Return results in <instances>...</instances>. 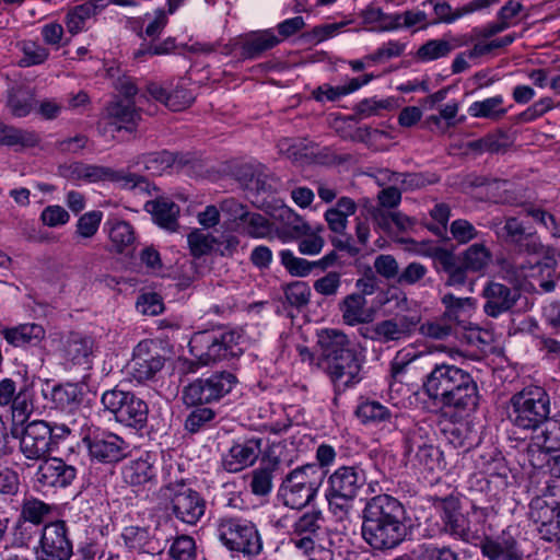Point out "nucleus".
<instances>
[{
	"instance_id": "obj_1",
	"label": "nucleus",
	"mask_w": 560,
	"mask_h": 560,
	"mask_svg": "<svg viewBox=\"0 0 560 560\" xmlns=\"http://www.w3.org/2000/svg\"><path fill=\"white\" fill-rule=\"evenodd\" d=\"M424 395L436 406L457 412L475 411L479 404L472 375L454 364L436 363L422 380Z\"/></svg>"
},
{
	"instance_id": "obj_2",
	"label": "nucleus",
	"mask_w": 560,
	"mask_h": 560,
	"mask_svg": "<svg viewBox=\"0 0 560 560\" xmlns=\"http://www.w3.org/2000/svg\"><path fill=\"white\" fill-rule=\"evenodd\" d=\"M317 342L326 360V372L338 390H345L361 380V363L346 334L325 329L318 335Z\"/></svg>"
},
{
	"instance_id": "obj_3",
	"label": "nucleus",
	"mask_w": 560,
	"mask_h": 560,
	"mask_svg": "<svg viewBox=\"0 0 560 560\" xmlns=\"http://www.w3.org/2000/svg\"><path fill=\"white\" fill-rule=\"evenodd\" d=\"M432 504L439 514L440 533L465 544H477L482 540L483 523L489 514L487 508L472 504L470 511L464 514L459 499L453 494L434 497Z\"/></svg>"
},
{
	"instance_id": "obj_4",
	"label": "nucleus",
	"mask_w": 560,
	"mask_h": 560,
	"mask_svg": "<svg viewBox=\"0 0 560 560\" xmlns=\"http://www.w3.org/2000/svg\"><path fill=\"white\" fill-rule=\"evenodd\" d=\"M409 303L405 294L397 296V307L401 311H407V313L396 314L394 317L364 326L360 328V335L364 339L386 345L388 348L407 341L421 323V315L417 311H410Z\"/></svg>"
},
{
	"instance_id": "obj_5",
	"label": "nucleus",
	"mask_w": 560,
	"mask_h": 560,
	"mask_svg": "<svg viewBox=\"0 0 560 560\" xmlns=\"http://www.w3.org/2000/svg\"><path fill=\"white\" fill-rule=\"evenodd\" d=\"M220 542L231 552L253 560L264 549L262 538L255 523L241 516H222L215 522Z\"/></svg>"
},
{
	"instance_id": "obj_6",
	"label": "nucleus",
	"mask_w": 560,
	"mask_h": 560,
	"mask_svg": "<svg viewBox=\"0 0 560 560\" xmlns=\"http://www.w3.org/2000/svg\"><path fill=\"white\" fill-rule=\"evenodd\" d=\"M549 415L550 397L542 387H525L510 399L508 418L518 429L537 431Z\"/></svg>"
},
{
	"instance_id": "obj_7",
	"label": "nucleus",
	"mask_w": 560,
	"mask_h": 560,
	"mask_svg": "<svg viewBox=\"0 0 560 560\" xmlns=\"http://www.w3.org/2000/svg\"><path fill=\"white\" fill-rule=\"evenodd\" d=\"M325 476L326 471L316 464L296 467L282 479L279 497L285 506L302 509L315 499Z\"/></svg>"
},
{
	"instance_id": "obj_8",
	"label": "nucleus",
	"mask_w": 560,
	"mask_h": 560,
	"mask_svg": "<svg viewBox=\"0 0 560 560\" xmlns=\"http://www.w3.org/2000/svg\"><path fill=\"white\" fill-rule=\"evenodd\" d=\"M71 430L66 424L50 423L45 420L28 422L20 438V452L28 460L40 462L58 447Z\"/></svg>"
},
{
	"instance_id": "obj_9",
	"label": "nucleus",
	"mask_w": 560,
	"mask_h": 560,
	"mask_svg": "<svg viewBox=\"0 0 560 560\" xmlns=\"http://www.w3.org/2000/svg\"><path fill=\"white\" fill-rule=\"evenodd\" d=\"M179 471V466L170 463L163 468L165 495L171 500V509L177 520L195 525L205 514L206 502L201 495L183 479L173 478L172 474Z\"/></svg>"
},
{
	"instance_id": "obj_10",
	"label": "nucleus",
	"mask_w": 560,
	"mask_h": 560,
	"mask_svg": "<svg viewBox=\"0 0 560 560\" xmlns=\"http://www.w3.org/2000/svg\"><path fill=\"white\" fill-rule=\"evenodd\" d=\"M242 336L236 330L199 331L189 342L191 353L203 365L233 359L243 353Z\"/></svg>"
},
{
	"instance_id": "obj_11",
	"label": "nucleus",
	"mask_w": 560,
	"mask_h": 560,
	"mask_svg": "<svg viewBox=\"0 0 560 560\" xmlns=\"http://www.w3.org/2000/svg\"><path fill=\"white\" fill-rule=\"evenodd\" d=\"M101 401L118 423L136 430L147 425L148 404L136 394L114 388L103 393Z\"/></svg>"
},
{
	"instance_id": "obj_12",
	"label": "nucleus",
	"mask_w": 560,
	"mask_h": 560,
	"mask_svg": "<svg viewBox=\"0 0 560 560\" xmlns=\"http://www.w3.org/2000/svg\"><path fill=\"white\" fill-rule=\"evenodd\" d=\"M366 483V474L360 465L340 466L327 480L326 499L329 508L336 513L337 509L343 511L359 494Z\"/></svg>"
},
{
	"instance_id": "obj_13",
	"label": "nucleus",
	"mask_w": 560,
	"mask_h": 560,
	"mask_svg": "<svg viewBox=\"0 0 560 560\" xmlns=\"http://www.w3.org/2000/svg\"><path fill=\"white\" fill-rule=\"evenodd\" d=\"M556 497L557 487L547 486L529 504L530 520L537 525L540 538L549 542L560 541V501Z\"/></svg>"
},
{
	"instance_id": "obj_14",
	"label": "nucleus",
	"mask_w": 560,
	"mask_h": 560,
	"mask_svg": "<svg viewBox=\"0 0 560 560\" xmlns=\"http://www.w3.org/2000/svg\"><path fill=\"white\" fill-rule=\"evenodd\" d=\"M236 382L235 375L231 372H215L188 384L183 390L182 398L187 406L211 404L229 394Z\"/></svg>"
},
{
	"instance_id": "obj_15",
	"label": "nucleus",
	"mask_w": 560,
	"mask_h": 560,
	"mask_svg": "<svg viewBox=\"0 0 560 560\" xmlns=\"http://www.w3.org/2000/svg\"><path fill=\"white\" fill-rule=\"evenodd\" d=\"M118 92L124 95L125 100H116L110 102L105 109L106 116L117 131H133L138 126L140 115L133 103L129 100L137 94V86L130 78H124L117 83Z\"/></svg>"
},
{
	"instance_id": "obj_16",
	"label": "nucleus",
	"mask_w": 560,
	"mask_h": 560,
	"mask_svg": "<svg viewBox=\"0 0 560 560\" xmlns=\"http://www.w3.org/2000/svg\"><path fill=\"white\" fill-rule=\"evenodd\" d=\"M530 438L526 456L534 468H542L548 456L560 448V417L548 418Z\"/></svg>"
},
{
	"instance_id": "obj_17",
	"label": "nucleus",
	"mask_w": 560,
	"mask_h": 560,
	"mask_svg": "<svg viewBox=\"0 0 560 560\" xmlns=\"http://www.w3.org/2000/svg\"><path fill=\"white\" fill-rule=\"evenodd\" d=\"M89 454L100 463H117L127 457L130 445L121 436L98 429L90 432L83 438Z\"/></svg>"
},
{
	"instance_id": "obj_18",
	"label": "nucleus",
	"mask_w": 560,
	"mask_h": 560,
	"mask_svg": "<svg viewBox=\"0 0 560 560\" xmlns=\"http://www.w3.org/2000/svg\"><path fill=\"white\" fill-rule=\"evenodd\" d=\"M73 555L72 541L63 521L46 524L42 530L37 560H70Z\"/></svg>"
},
{
	"instance_id": "obj_19",
	"label": "nucleus",
	"mask_w": 560,
	"mask_h": 560,
	"mask_svg": "<svg viewBox=\"0 0 560 560\" xmlns=\"http://www.w3.org/2000/svg\"><path fill=\"white\" fill-rule=\"evenodd\" d=\"M494 232L503 242L513 245L518 253L538 255L545 253V246L535 231L526 228L515 217H509L503 225L494 224Z\"/></svg>"
},
{
	"instance_id": "obj_20",
	"label": "nucleus",
	"mask_w": 560,
	"mask_h": 560,
	"mask_svg": "<svg viewBox=\"0 0 560 560\" xmlns=\"http://www.w3.org/2000/svg\"><path fill=\"white\" fill-rule=\"evenodd\" d=\"M159 456L154 452H143L121 467L125 483L137 491L150 490L158 485Z\"/></svg>"
},
{
	"instance_id": "obj_21",
	"label": "nucleus",
	"mask_w": 560,
	"mask_h": 560,
	"mask_svg": "<svg viewBox=\"0 0 560 560\" xmlns=\"http://www.w3.org/2000/svg\"><path fill=\"white\" fill-rule=\"evenodd\" d=\"M407 521L362 523L364 541L375 550H389L399 546L407 536Z\"/></svg>"
},
{
	"instance_id": "obj_22",
	"label": "nucleus",
	"mask_w": 560,
	"mask_h": 560,
	"mask_svg": "<svg viewBox=\"0 0 560 560\" xmlns=\"http://www.w3.org/2000/svg\"><path fill=\"white\" fill-rule=\"evenodd\" d=\"M164 363L165 358L161 353L160 343L145 339L135 347L130 369L132 376L138 382H144L153 378L162 370Z\"/></svg>"
},
{
	"instance_id": "obj_23",
	"label": "nucleus",
	"mask_w": 560,
	"mask_h": 560,
	"mask_svg": "<svg viewBox=\"0 0 560 560\" xmlns=\"http://www.w3.org/2000/svg\"><path fill=\"white\" fill-rule=\"evenodd\" d=\"M407 521L402 503L389 495L377 494L365 502L362 510V523Z\"/></svg>"
},
{
	"instance_id": "obj_24",
	"label": "nucleus",
	"mask_w": 560,
	"mask_h": 560,
	"mask_svg": "<svg viewBox=\"0 0 560 560\" xmlns=\"http://www.w3.org/2000/svg\"><path fill=\"white\" fill-rule=\"evenodd\" d=\"M77 477V468L61 458L47 457L40 460L35 474L36 482L45 488H66Z\"/></svg>"
},
{
	"instance_id": "obj_25",
	"label": "nucleus",
	"mask_w": 560,
	"mask_h": 560,
	"mask_svg": "<svg viewBox=\"0 0 560 560\" xmlns=\"http://www.w3.org/2000/svg\"><path fill=\"white\" fill-rule=\"evenodd\" d=\"M482 294L486 299L483 311L488 316L494 318L509 312L520 298L518 290L499 282H489L483 288Z\"/></svg>"
},
{
	"instance_id": "obj_26",
	"label": "nucleus",
	"mask_w": 560,
	"mask_h": 560,
	"mask_svg": "<svg viewBox=\"0 0 560 560\" xmlns=\"http://www.w3.org/2000/svg\"><path fill=\"white\" fill-rule=\"evenodd\" d=\"M441 303L444 306L443 316L457 331L470 329L469 318L475 310V300L471 298H457L453 293L442 296Z\"/></svg>"
},
{
	"instance_id": "obj_27",
	"label": "nucleus",
	"mask_w": 560,
	"mask_h": 560,
	"mask_svg": "<svg viewBox=\"0 0 560 560\" xmlns=\"http://www.w3.org/2000/svg\"><path fill=\"white\" fill-rule=\"evenodd\" d=\"M261 440L250 439L234 444L222 458V466L229 472H238L252 466L260 454Z\"/></svg>"
},
{
	"instance_id": "obj_28",
	"label": "nucleus",
	"mask_w": 560,
	"mask_h": 560,
	"mask_svg": "<svg viewBox=\"0 0 560 560\" xmlns=\"http://www.w3.org/2000/svg\"><path fill=\"white\" fill-rule=\"evenodd\" d=\"M281 43V38L272 28L252 32L241 42V57L243 59H257L267 50Z\"/></svg>"
},
{
	"instance_id": "obj_29",
	"label": "nucleus",
	"mask_w": 560,
	"mask_h": 560,
	"mask_svg": "<svg viewBox=\"0 0 560 560\" xmlns=\"http://www.w3.org/2000/svg\"><path fill=\"white\" fill-rule=\"evenodd\" d=\"M288 158L300 166L330 164L335 161L328 149H320L316 142H294L287 148Z\"/></svg>"
},
{
	"instance_id": "obj_30",
	"label": "nucleus",
	"mask_w": 560,
	"mask_h": 560,
	"mask_svg": "<svg viewBox=\"0 0 560 560\" xmlns=\"http://www.w3.org/2000/svg\"><path fill=\"white\" fill-rule=\"evenodd\" d=\"M120 537L125 547L130 551L153 555L159 548L158 541L151 534L150 528L145 526H126Z\"/></svg>"
},
{
	"instance_id": "obj_31",
	"label": "nucleus",
	"mask_w": 560,
	"mask_h": 560,
	"mask_svg": "<svg viewBox=\"0 0 560 560\" xmlns=\"http://www.w3.org/2000/svg\"><path fill=\"white\" fill-rule=\"evenodd\" d=\"M482 555L490 560H521L517 542L512 535L503 532L497 539H488L481 545Z\"/></svg>"
},
{
	"instance_id": "obj_32",
	"label": "nucleus",
	"mask_w": 560,
	"mask_h": 560,
	"mask_svg": "<svg viewBox=\"0 0 560 560\" xmlns=\"http://www.w3.org/2000/svg\"><path fill=\"white\" fill-rule=\"evenodd\" d=\"M3 338L13 347L36 346L45 337V329L35 323L21 324L2 330Z\"/></svg>"
},
{
	"instance_id": "obj_33",
	"label": "nucleus",
	"mask_w": 560,
	"mask_h": 560,
	"mask_svg": "<svg viewBox=\"0 0 560 560\" xmlns=\"http://www.w3.org/2000/svg\"><path fill=\"white\" fill-rule=\"evenodd\" d=\"M148 93L152 98L163 103L167 108L174 112L189 107L195 100L192 93L187 89L176 88L171 93H167L156 83L148 85Z\"/></svg>"
},
{
	"instance_id": "obj_34",
	"label": "nucleus",
	"mask_w": 560,
	"mask_h": 560,
	"mask_svg": "<svg viewBox=\"0 0 560 560\" xmlns=\"http://www.w3.org/2000/svg\"><path fill=\"white\" fill-rule=\"evenodd\" d=\"M104 3L103 0H91L70 10L65 18L68 32L72 35L82 32L86 21L104 10Z\"/></svg>"
},
{
	"instance_id": "obj_35",
	"label": "nucleus",
	"mask_w": 560,
	"mask_h": 560,
	"mask_svg": "<svg viewBox=\"0 0 560 560\" xmlns=\"http://www.w3.org/2000/svg\"><path fill=\"white\" fill-rule=\"evenodd\" d=\"M5 106L13 116L25 117L35 107V94L28 86L12 85L7 92Z\"/></svg>"
},
{
	"instance_id": "obj_36",
	"label": "nucleus",
	"mask_w": 560,
	"mask_h": 560,
	"mask_svg": "<svg viewBox=\"0 0 560 560\" xmlns=\"http://www.w3.org/2000/svg\"><path fill=\"white\" fill-rule=\"evenodd\" d=\"M145 209L152 213L154 221L162 228L175 230L177 225V215L179 207L167 198L150 200L145 203Z\"/></svg>"
},
{
	"instance_id": "obj_37",
	"label": "nucleus",
	"mask_w": 560,
	"mask_h": 560,
	"mask_svg": "<svg viewBox=\"0 0 560 560\" xmlns=\"http://www.w3.org/2000/svg\"><path fill=\"white\" fill-rule=\"evenodd\" d=\"M280 465L278 458L262 460L261 465L253 470L250 489L256 495H266L272 489V480Z\"/></svg>"
},
{
	"instance_id": "obj_38",
	"label": "nucleus",
	"mask_w": 560,
	"mask_h": 560,
	"mask_svg": "<svg viewBox=\"0 0 560 560\" xmlns=\"http://www.w3.org/2000/svg\"><path fill=\"white\" fill-rule=\"evenodd\" d=\"M340 311L343 322L350 326L362 324L370 319V314L366 311V300L360 293L347 295L340 303Z\"/></svg>"
},
{
	"instance_id": "obj_39",
	"label": "nucleus",
	"mask_w": 560,
	"mask_h": 560,
	"mask_svg": "<svg viewBox=\"0 0 560 560\" xmlns=\"http://www.w3.org/2000/svg\"><path fill=\"white\" fill-rule=\"evenodd\" d=\"M467 112L475 118L499 120L506 115L508 108L504 107V97L499 94L471 103Z\"/></svg>"
},
{
	"instance_id": "obj_40",
	"label": "nucleus",
	"mask_w": 560,
	"mask_h": 560,
	"mask_svg": "<svg viewBox=\"0 0 560 560\" xmlns=\"http://www.w3.org/2000/svg\"><path fill=\"white\" fill-rule=\"evenodd\" d=\"M108 225V236L112 246L117 253H124L132 248L136 242L133 228L126 221L113 220Z\"/></svg>"
},
{
	"instance_id": "obj_41",
	"label": "nucleus",
	"mask_w": 560,
	"mask_h": 560,
	"mask_svg": "<svg viewBox=\"0 0 560 560\" xmlns=\"http://www.w3.org/2000/svg\"><path fill=\"white\" fill-rule=\"evenodd\" d=\"M240 180L248 190L256 191L257 194L270 192L275 189L273 178L264 173L260 168H255L252 165H245L242 168Z\"/></svg>"
},
{
	"instance_id": "obj_42",
	"label": "nucleus",
	"mask_w": 560,
	"mask_h": 560,
	"mask_svg": "<svg viewBox=\"0 0 560 560\" xmlns=\"http://www.w3.org/2000/svg\"><path fill=\"white\" fill-rule=\"evenodd\" d=\"M432 433V427L425 421L411 424L405 432V453L410 454L431 443Z\"/></svg>"
},
{
	"instance_id": "obj_43",
	"label": "nucleus",
	"mask_w": 560,
	"mask_h": 560,
	"mask_svg": "<svg viewBox=\"0 0 560 560\" xmlns=\"http://www.w3.org/2000/svg\"><path fill=\"white\" fill-rule=\"evenodd\" d=\"M324 516L319 510H311L299 516L291 526L290 534L318 537Z\"/></svg>"
},
{
	"instance_id": "obj_44",
	"label": "nucleus",
	"mask_w": 560,
	"mask_h": 560,
	"mask_svg": "<svg viewBox=\"0 0 560 560\" xmlns=\"http://www.w3.org/2000/svg\"><path fill=\"white\" fill-rule=\"evenodd\" d=\"M451 54V46L447 44V38L429 39L419 46L415 54V58L423 63L432 62L442 58L448 57Z\"/></svg>"
},
{
	"instance_id": "obj_45",
	"label": "nucleus",
	"mask_w": 560,
	"mask_h": 560,
	"mask_svg": "<svg viewBox=\"0 0 560 560\" xmlns=\"http://www.w3.org/2000/svg\"><path fill=\"white\" fill-rule=\"evenodd\" d=\"M479 4H480V2L478 0H472L471 2L464 5L463 8L453 11L448 3L439 2L433 8L435 18L433 20H431V24L436 25L439 23H447V24L453 23L466 14H469V13L475 12L476 10L482 9L481 7H479Z\"/></svg>"
},
{
	"instance_id": "obj_46",
	"label": "nucleus",
	"mask_w": 560,
	"mask_h": 560,
	"mask_svg": "<svg viewBox=\"0 0 560 560\" xmlns=\"http://www.w3.org/2000/svg\"><path fill=\"white\" fill-rule=\"evenodd\" d=\"M84 180L95 183L98 180H112V182H126L130 187H135L137 184L136 175H124L122 172L114 171L109 167L89 165L83 168Z\"/></svg>"
},
{
	"instance_id": "obj_47",
	"label": "nucleus",
	"mask_w": 560,
	"mask_h": 560,
	"mask_svg": "<svg viewBox=\"0 0 560 560\" xmlns=\"http://www.w3.org/2000/svg\"><path fill=\"white\" fill-rule=\"evenodd\" d=\"M93 340L90 337L71 335L67 340L65 352L66 357L74 364H85L92 353Z\"/></svg>"
},
{
	"instance_id": "obj_48",
	"label": "nucleus",
	"mask_w": 560,
	"mask_h": 560,
	"mask_svg": "<svg viewBox=\"0 0 560 560\" xmlns=\"http://www.w3.org/2000/svg\"><path fill=\"white\" fill-rule=\"evenodd\" d=\"M419 331L423 337L444 340L450 336H458L457 329L441 315L431 320L419 324Z\"/></svg>"
},
{
	"instance_id": "obj_49",
	"label": "nucleus",
	"mask_w": 560,
	"mask_h": 560,
	"mask_svg": "<svg viewBox=\"0 0 560 560\" xmlns=\"http://www.w3.org/2000/svg\"><path fill=\"white\" fill-rule=\"evenodd\" d=\"M243 231L250 237L254 238H267L270 237L272 232V224L262 214L257 212L247 211L246 215L242 220Z\"/></svg>"
},
{
	"instance_id": "obj_50",
	"label": "nucleus",
	"mask_w": 560,
	"mask_h": 560,
	"mask_svg": "<svg viewBox=\"0 0 560 560\" xmlns=\"http://www.w3.org/2000/svg\"><path fill=\"white\" fill-rule=\"evenodd\" d=\"M9 407L15 422H25L34 409L33 394L30 387L26 385L20 387Z\"/></svg>"
},
{
	"instance_id": "obj_51",
	"label": "nucleus",
	"mask_w": 560,
	"mask_h": 560,
	"mask_svg": "<svg viewBox=\"0 0 560 560\" xmlns=\"http://www.w3.org/2000/svg\"><path fill=\"white\" fill-rule=\"evenodd\" d=\"M422 560H462L459 553L450 546H438L432 542H423L415 549Z\"/></svg>"
},
{
	"instance_id": "obj_52",
	"label": "nucleus",
	"mask_w": 560,
	"mask_h": 560,
	"mask_svg": "<svg viewBox=\"0 0 560 560\" xmlns=\"http://www.w3.org/2000/svg\"><path fill=\"white\" fill-rule=\"evenodd\" d=\"M187 241L190 252L195 257H201L215 252L217 238L210 233L195 230L188 234Z\"/></svg>"
},
{
	"instance_id": "obj_53",
	"label": "nucleus",
	"mask_w": 560,
	"mask_h": 560,
	"mask_svg": "<svg viewBox=\"0 0 560 560\" xmlns=\"http://www.w3.org/2000/svg\"><path fill=\"white\" fill-rule=\"evenodd\" d=\"M355 413L363 423H380L390 418V411L377 401L362 402Z\"/></svg>"
},
{
	"instance_id": "obj_54",
	"label": "nucleus",
	"mask_w": 560,
	"mask_h": 560,
	"mask_svg": "<svg viewBox=\"0 0 560 560\" xmlns=\"http://www.w3.org/2000/svg\"><path fill=\"white\" fill-rule=\"evenodd\" d=\"M215 418V411L210 407L196 406L185 420V429L190 433H197L208 428Z\"/></svg>"
},
{
	"instance_id": "obj_55",
	"label": "nucleus",
	"mask_w": 560,
	"mask_h": 560,
	"mask_svg": "<svg viewBox=\"0 0 560 560\" xmlns=\"http://www.w3.org/2000/svg\"><path fill=\"white\" fill-rule=\"evenodd\" d=\"M280 260L284 268L295 277H306L315 268L314 261L296 257L290 249L280 252Z\"/></svg>"
},
{
	"instance_id": "obj_56",
	"label": "nucleus",
	"mask_w": 560,
	"mask_h": 560,
	"mask_svg": "<svg viewBox=\"0 0 560 560\" xmlns=\"http://www.w3.org/2000/svg\"><path fill=\"white\" fill-rule=\"evenodd\" d=\"M489 250L481 244L469 246L463 257V266L471 271L482 270L490 261Z\"/></svg>"
},
{
	"instance_id": "obj_57",
	"label": "nucleus",
	"mask_w": 560,
	"mask_h": 560,
	"mask_svg": "<svg viewBox=\"0 0 560 560\" xmlns=\"http://www.w3.org/2000/svg\"><path fill=\"white\" fill-rule=\"evenodd\" d=\"M81 392L74 384L57 385L51 390V400L57 408L66 409L80 401Z\"/></svg>"
},
{
	"instance_id": "obj_58",
	"label": "nucleus",
	"mask_w": 560,
	"mask_h": 560,
	"mask_svg": "<svg viewBox=\"0 0 560 560\" xmlns=\"http://www.w3.org/2000/svg\"><path fill=\"white\" fill-rule=\"evenodd\" d=\"M51 508L42 500L35 498H25L22 508V517L33 524H39L44 517L49 514Z\"/></svg>"
},
{
	"instance_id": "obj_59",
	"label": "nucleus",
	"mask_w": 560,
	"mask_h": 560,
	"mask_svg": "<svg viewBox=\"0 0 560 560\" xmlns=\"http://www.w3.org/2000/svg\"><path fill=\"white\" fill-rule=\"evenodd\" d=\"M168 555L173 560H195V539L187 535L177 536L170 547Z\"/></svg>"
},
{
	"instance_id": "obj_60",
	"label": "nucleus",
	"mask_w": 560,
	"mask_h": 560,
	"mask_svg": "<svg viewBox=\"0 0 560 560\" xmlns=\"http://www.w3.org/2000/svg\"><path fill=\"white\" fill-rule=\"evenodd\" d=\"M282 217L285 218L283 237L299 240L311 231V226L293 210H284Z\"/></svg>"
},
{
	"instance_id": "obj_61",
	"label": "nucleus",
	"mask_w": 560,
	"mask_h": 560,
	"mask_svg": "<svg viewBox=\"0 0 560 560\" xmlns=\"http://www.w3.org/2000/svg\"><path fill=\"white\" fill-rule=\"evenodd\" d=\"M102 219L103 212L98 210H93L82 214L77 222V236L92 238L98 231Z\"/></svg>"
},
{
	"instance_id": "obj_62",
	"label": "nucleus",
	"mask_w": 560,
	"mask_h": 560,
	"mask_svg": "<svg viewBox=\"0 0 560 560\" xmlns=\"http://www.w3.org/2000/svg\"><path fill=\"white\" fill-rule=\"evenodd\" d=\"M284 295L290 305L302 308L310 303L311 288L304 281H295L285 288Z\"/></svg>"
},
{
	"instance_id": "obj_63",
	"label": "nucleus",
	"mask_w": 560,
	"mask_h": 560,
	"mask_svg": "<svg viewBox=\"0 0 560 560\" xmlns=\"http://www.w3.org/2000/svg\"><path fill=\"white\" fill-rule=\"evenodd\" d=\"M406 43L399 40H389L380 46L372 54L365 56V60L372 62H383L392 58L401 56L406 50Z\"/></svg>"
},
{
	"instance_id": "obj_64",
	"label": "nucleus",
	"mask_w": 560,
	"mask_h": 560,
	"mask_svg": "<svg viewBox=\"0 0 560 560\" xmlns=\"http://www.w3.org/2000/svg\"><path fill=\"white\" fill-rule=\"evenodd\" d=\"M416 458L428 470L433 471L442 467V452L431 443L418 448L416 451Z\"/></svg>"
}]
</instances>
